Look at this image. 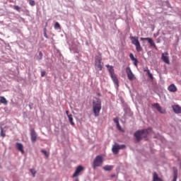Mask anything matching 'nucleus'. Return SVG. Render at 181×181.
<instances>
[{"label": "nucleus", "instance_id": "nucleus-2", "mask_svg": "<svg viewBox=\"0 0 181 181\" xmlns=\"http://www.w3.org/2000/svg\"><path fill=\"white\" fill-rule=\"evenodd\" d=\"M101 100L96 98L93 102V112L95 117H100V111H101Z\"/></svg>", "mask_w": 181, "mask_h": 181}, {"label": "nucleus", "instance_id": "nucleus-19", "mask_svg": "<svg viewBox=\"0 0 181 181\" xmlns=\"http://www.w3.org/2000/svg\"><path fill=\"white\" fill-rule=\"evenodd\" d=\"M68 118L71 124L74 125V122H73V115H68Z\"/></svg>", "mask_w": 181, "mask_h": 181}, {"label": "nucleus", "instance_id": "nucleus-10", "mask_svg": "<svg viewBox=\"0 0 181 181\" xmlns=\"http://www.w3.org/2000/svg\"><path fill=\"white\" fill-rule=\"evenodd\" d=\"M83 170H84V167L81 166V165H78L74 173L73 174V177H77V176H78V175H80V173H81V172H83Z\"/></svg>", "mask_w": 181, "mask_h": 181}, {"label": "nucleus", "instance_id": "nucleus-34", "mask_svg": "<svg viewBox=\"0 0 181 181\" xmlns=\"http://www.w3.org/2000/svg\"><path fill=\"white\" fill-rule=\"evenodd\" d=\"M44 36L47 39V34L46 33V28H44Z\"/></svg>", "mask_w": 181, "mask_h": 181}, {"label": "nucleus", "instance_id": "nucleus-20", "mask_svg": "<svg viewBox=\"0 0 181 181\" xmlns=\"http://www.w3.org/2000/svg\"><path fill=\"white\" fill-rule=\"evenodd\" d=\"M0 129H1V133H0L1 136H2V138H5L6 136V134H5V132H4V128L1 127Z\"/></svg>", "mask_w": 181, "mask_h": 181}, {"label": "nucleus", "instance_id": "nucleus-12", "mask_svg": "<svg viewBox=\"0 0 181 181\" xmlns=\"http://www.w3.org/2000/svg\"><path fill=\"white\" fill-rule=\"evenodd\" d=\"M168 52L163 53L161 59L166 64H170V61L169 60V56H168Z\"/></svg>", "mask_w": 181, "mask_h": 181}, {"label": "nucleus", "instance_id": "nucleus-23", "mask_svg": "<svg viewBox=\"0 0 181 181\" xmlns=\"http://www.w3.org/2000/svg\"><path fill=\"white\" fill-rule=\"evenodd\" d=\"M13 9H15V11H17V12H21V7H19V6H13Z\"/></svg>", "mask_w": 181, "mask_h": 181}, {"label": "nucleus", "instance_id": "nucleus-3", "mask_svg": "<svg viewBox=\"0 0 181 181\" xmlns=\"http://www.w3.org/2000/svg\"><path fill=\"white\" fill-rule=\"evenodd\" d=\"M106 67L110 73V76L114 82V83L116 85L117 87H119V81H118V78L117 77V74H115V72L114 71V66L106 65Z\"/></svg>", "mask_w": 181, "mask_h": 181}, {"label": "nucleus", "instance_id": "nucleus-15", "mask_svg": "<svg viewBox=\"0 0 181 181\" xmlns=\"http://www.w3.org/2000/svg\"><path fill=\"white\" fill-rule=\"evenodd\" d=\"M16 147L18 151L21 152V153H25V151L23 150V144H22L21 143H16Z\"/></svg>", "mask_w": 181, "mask_h": 181}, {"label": "nucleus", "instance_id": "nucleus-29", "mask_svg": "<svg viewBox=\"0 0 181 181\" xmlns=\"http://www.w3.org/2000/svg\"><path fill=\"white\" fill-rule=\"evenodd\" d=\"M173 173H174V175H177V169L176 168H173Z\"/></svg>", "mask_w": 181, "mask_h": 181}, {"label": "nucleus", "instance_id": "nucleus-35", "mask_svg": "<svg viewBox=\"0 0 181 181\" xmlns=\"http://www.w3.org/2000/svg\"><path fill=\"white\" fill-rule=\"evenodd\" d=\"M144 71L146 72L147 74H148V71H149V69L146 68V69H145L144 70Z\"/></svg>", "mask_w": 181, "mask_h": 181}, {"label": "nucleus", "instance_id": "nucleus-28", "mask_svg": "<svg viewBox=\"0 0 181 181\" xmlns=\"http://www.w3.org/2000/svg\"><path fill=\"white\" fill-rule=\"evenodd\" d=\"M129 57H130L131 60H132V62L136 59V58H135V57H134L133 54H130Z\"/></svg>", "mask_w": 181, "mask_h": 181}, {"label": "nucleus", "instance_id": "nucleus-26", "mask_svg": "<svg viewBox=\"0 0 181 181\" xmlns=\"http://www.w3.org/2000/svg\"><path fill=\"white\" fill-rule=\"evenodd\" d=\"M147 74H148L149 78H151V80H153V75H152V74H151V71H148Z\"/></svg>", "mask_w": 181, "mask_h": 181}, {"label": "nucleus", "instance_id": "nucleus-5", "mask_svg": "<svg viewBox=\"0 0 181 181\" xmlns=\"http://www.w3.org/2000/svg\"><path fill=\"white\" fill-rule=\"evenodd\" d=\"M130 40L132 45H134L136 47V52H142V47H141V43L139 42V40H138V37H130Z\"/></svg>", "mask_w": 181, "mask_h": 181}, {"label": "nucleus", "instance_id": "nucleus-13", "mask_svg": "<svg viewBox=\"0 0 181 181\" xmlns=\"http://www.w3.org/2000/svg\"><path fill=\"white\" fill-rule=\"evenodd\" d=\"M141 40H147L148 42L150 44V46L153 47H156V45H155V42H153V40H152V38L141 37Z\"/></svg>", "mask_w": 181, "mask_h": 181}, {"label": "nucleus", "instance_id": "nucleus-30", "mask_svg": "<svg viewBox=\"0 0 181 181\" xmlns=\"http://www.w3.org/2000/svg\"><path fill=\"white\" fill-rule=\"evenodd\" d=\"M176 180H177V174H174L173 181H176Z\"/></svg>", "mask_w": 181, "mask_h": 181}, {"label": "nucleus", "instance_id": "nucleus-33", "mask_svg": "<svg viewBox=\"0 0 181 181\" xmlns=\"http://www.w3.org/2000/svg\"><path fill=\"white\" fill-rule=\"evenodd\" d=\"M114 122H115V124H117V125H119V122L118 121V119L115 118L113 119Z\"/></svg>", "mask_w": 181, "mask_h": 181}, {"label": "nucleus", "instance_id": "nucleus-37", "mask_svg": "<svg viewBox=\"0 0 181 181\" xmlns=\"http://www.w3.org/2000/svg\"><path fill=\"white\" fill-rule=\"evenodd\" d=\"M69 110H66V115H67L68 117H69Z\"/></svg>", "mask_w": 181, "mask_h": 181}, {"label": "nucleus", "instance_id": "nucleus-18", "mask_svg": "<svg viewBox=\"0 0 181 181\" xmlns=\"http://www.w3.org/2000/svg\"><path fill=\"white\" fill-rule=\"evenodd\" d=\"M113 168H114V166H112V165H105L103 167V169H104V170L110 172V170H112Z\"/></svg>", "mask_w": 181, "mask_h": 181}, {"label": "nucleus", "instance_id": "nucleus-14", "mask_svg": "<svg viewBox=\"0 0 181 181\" xmlns=\"http://www.w3.org/2000/svg\"><path fill=\"white\" fill-rule=\"evenodd\" d=\"M168 90L170 93H176V91H177V88L175 84L172 83L168 87Z\"/></svg>", "mask_w": 181, "mask_h": 181}, {"label": "nucleus", "instance_id": "nucleus-1", "mask_svg": "<svg viewBox=\"0 0 181 181\" xmlns=\"http://www.w3.org/2000/svg\"><path fill=\"white\" fill-rule=\"evenodd\" d=\"M152 132V129L148 128L147 129L138 130L134 133V136L137 142H141L142 138H148V135Z\"/></svg>", "mask_w": 181, "mask_h": 181}, {"label": "nucleus", "instance_id": "nucleus-31", "mask_svg": "<svg viewBox=\"0 0 181 181\" xmlns=\"http://www.w3.org/2000/svg\"><path fill=\"white\" fill-rule=\"evenodd\" d=\"M133 62H134V66H138V59H134V60H133Z\"/></svg>", "mask_w": 181, "mask_h": 181}, {"label": "nucleus", "instance_id": "nucleus-8", "mask_svg": "<svg viewBox=\"0 0 181 181\" xmlns=\"http://www.w3.org/2000/svg\"><path fill=\"white\" fill-rule=\"evenodd\" d=\"M126 73L127 75V77L130 81H132L135 80V75L132 73V71L131 70V68L129 66H127L126 68Z\"/></svg>", "mask_w": 181, "mask_h": 181}, {"label": "nucleus", "instance_id": "nucleus-36", "mask_svg": "<svg viewBox=\"0 0 181 181\" xmlns=\"http://www.w3.org/2000/svg\"><path fill=\"white\" fill-rule=\"evenodd\" d=\"M117 127L118 128V129L121 130V126L119 125H119H117Z\"/></svg>", "mask_w": 181, "mask_h": 181}, {"label": "nucleus", "instance_id": "nucleus-9", "mask_svg": "<svg viewBox=\"0 0 181 181\" xmlns=\"http://www.w3.org/2000/svg\"><path fill=\"white\" fill-rule=\"evenodd\" d=\"M30 138H31V142H33V144H35V142L37 139V134H36V132L35 131V129H32L30 130Z\"/></svg>", "mask_w": 181, "mask_h": 181}, {"label": "nucleus", "instance_id": "nucleus-27", "mask_svg": "<svg viewBox=\"0 0 181 181\" xmlns=\"http://www.w3.org/2000/svg\"><path fill=\"white\" fill-rule=\"evenodd\" d=\"M41 152L42 153H44V155H45V156H47V158L49 156V153H47V151H46L45 150H42Z\"/></svg>", "mask_w": 181, "mask_h": 181}, {"label": "nucleus", "instance_id": "nucleus-4", "mask_svg": "<svg viewBox=\"0 0 181 181\" xmlns=\"http://www.w3.org/2000/svg\"><path fill=\"white\" fill-rule=\"evenodd\" d=\"M104 163V158L102 156H97L93 160V168L95 169V168H99L103 165Z\"/></svg>", "mask_w": 181, "mask_h": 181}, {"label": "nucleus", "instance_id": "nucleus-17", "mask_svg": "<svg viewBox=\"0 0 181 181\" xmlns=\"http://www.w3.org/2000/svg\"><path fill=\"white\" fill-rule=\"evenodd\" d=\"M0 103L4 104V105H8V100L4 96H0Z\"/></svg>", "mask_w": 181, "mask_h": 181}, {"label": "nucleus", "instance_id": "nucleus-6", "mask_svg": "<svg viewBox=\"0 0 181 181\" xmlns=\"http://www.w3.org/2000/svg\"><path fill=\"white\" fill-rule=\"evenodd\" d=\"M103 59L100 57H97L95 59V66L96 69L99 71H101L103 70V67L104 66V63L102 62Z\"/></svg>", "mask_w": 181, "mask_h": 181}, {"label": "nucleus", "instance_id": "nucleus-32", "mask_svg": "<svg viewBox=\"0 0 181 181\" xmlns=\"http://www.w3.org/2000/svg\"><path fill=\"white\" fill-rule=\"evenodd\" d=\"M45 76H46V71H41V77H45Z\"/></svg>", "mask_w": 181, "mask_h": 181}, {"label": "nucleus", "instance_id": "nucleus-25", "mask_svg": "<svg viewBox=\"0 0 181 181\" xmlns=\"http://www.w3.org/2000/svg\"><path fill=\"white\" fill-rule=\"evenodd\" d=\"M29 4L30 5V6H35V5H36L34 0H29Z\"/></svg>", "mask_w": 181, "mask_h": 181}, {"label": "nucleus", "instance_id": "nucleus-21", "mask_svg": "<svg viewBox=\"0 0 181 181\" xmlns=\"http://www.w3.org/2000/svg\"><path fill=\"white\" fill-rule=\"evenodd\" d=\"M54 28L55 29H62V27L60 26V23L58 22H56L54 24Z\"/></svg>", "mask_w": 181, "mask_h": 181}, {"label": "nucleus", "instance_id": "nucleus-7", "mask_svg": "<svg viewBox=\"0 0 181 181\" xmlns=\"http://www.w3.org/2000/svg\"><path fill=\"white\" fill-rule=\"evenodd\" d=\"M125 145L122 144V145H118L117 144H115L112 148V151L115 155H117L119 152V149H124Z\"/></svg>", "mask_w": 181, "mask_h": 181}, {"label": "nucleus", "instance_id": "nucleus-24", "mask_svg": "<svg viewBox=\"0 0 181 181\" xmlns=\"http://www.w3.org/2000/svg\"><path fill=\"white\" fill-rule=\"evenodd\" d=\"M42 57H43V53L42 52V51H40L38 54V60H42Z\"/></svg>", "mask_w": 181, "mask_h": 181}, {"label": "nucleus", "instance_id": "nucleus-22", "mask_svg": "<svg viewBox=\"0 0 181 181\" xmlns=\"http://www.w3.org/2000/svg\"><path fill=\"white\" fill-rule=\"evenodd\" d=\"M30 172H31L32 175H33V177H35L36 176V170H35V169L32 168L30 170Z\"/></svg>", "mask_w": 181, "mask_h": 181}, {"label": "nucleus", "instance_id": "nucleus-11", "mask_svg": "<svg viewBox=\"0 0 181 181\" xmlns=\"http://www.w3.org/2000/svg\"><path fill=\"white\" fill-rule=\"evenodd\" d=\"M152 107H154V108H156L158 112H160V114L166 113V110H165V109H162V107H160V105H159V103H153L152 105Z\"/></svg>", "mask_w": 181, "mask_h": 181}, {"label": "nucleus", "instance_id": "nucleus-16", "mask_svg": "<svg viewBox=\"0 0 181 181\" xmlns=\"http://www.w3.org/2000/svg\"><path fill=\"white\" fill-rule=\"evenodd\" d=\"M173 110L175 114H181V107L180 106L175 105L173 106Z\"/></svg>", "mask_w": 181, "mask_h": 181}]
</instances>
